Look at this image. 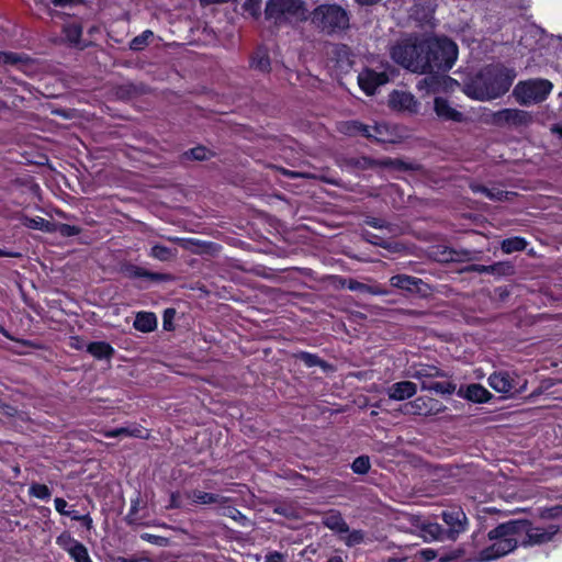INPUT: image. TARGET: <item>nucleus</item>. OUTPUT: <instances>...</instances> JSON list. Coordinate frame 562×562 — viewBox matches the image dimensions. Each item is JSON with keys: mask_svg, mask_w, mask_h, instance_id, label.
Instances as JSON below:
<instances>
[{"mask_svg": "<svg viewBox=\"0 0 562 562\" xmlns=\"http://www.w3.org/2000/svg\"><path fill=\"white\" fill-rule=\"evenodd\" d=\"M516 71L503 65L482 68L464 86V92L477 101H491L504 95L516 78Z\"/></svg>", "mask_w": 562, "mask_h": 562, "instance_id": "f257e3e1", "label": "nucleus"}, {"mask_svg": "<svg viewBox=\"0 0 562 562\" xmlns=\"http://www.w3.org/2000/svg\"><path fill=\"white\" fill-rule=\"evenodd\" d=\"M526 522L522 520H509L499 524L488 531L487 538L492 544L479 553V561L488 562L502 558L518 547L517 536L522 532Z\"/></svg>", "mask_w": 562, "mask_h": 562, "instance_id": "f03ea898", "label": "nucleus"}, {"mask_svg": "<svg viewBox=\"0 0 562 562\" xmlns=\"http://www.w3.org/2000/svg\"><path fill=\"white\" fill-rule=\"evenodd\" d=\"M392 59L404 68L418 74H428L429 60L426 40H405L391 48Z\"/></svg>", "mask_w": 562, "mask_h": 562, "instance_id": "7ed1b4c3", "label": "nucleus"}, {"mask_svg": "<svg viewBox=\"0 0 562 562\" xmlns=\"http://www.w3.org/2000/svg\"><path fill=\"white\" fill-rule=\"evenodd\" d=\"M265 18L276 26L305 21L307 10L303 0H268Z\"/></svg>", "mask_w": 562, "mask_h": 562, "instance_id": "20e7f679", "label": "nucleus"}, {"mask_svg": "<svg viewBox=\"0 0 562 562\" xmlns=\"http://www.w3.org/2000/svg\"><path fill=\"white\" fill-rule=\"evenodd\" d=\"M311 22L321 31L331 34L349 27L348 12L337 4H321L311 13Z\"/></svg>", "mask_w": 562, "mask_h": 562, "instance_id": "39448f33", "label": "nucleus"}, {"mask_svg": "<svg viewBox=\"0 0 562 562\" xmlns=\"http://www.w3.org/2000/svg\"><path fill=\"white\" fill-rule=\"evenodd\" d=\"M426 54L429 60V74L452 68L458 57L456 43L448 38L426 40Z\"/></svg>", "mask_w": 562, "mask_h": 562, "instance_id": "423d86ee", "label": "nucleus"}, {"mask_svg": "<svg viewBox=\"0 0 562 562\" xmlns=\"http://www.w3.org/2000/svg\"><path fill=\"white\" fill-rule=\"evenodd\" d=\"M553 89L548 79L535 78L519 81L513 89V97L524 106L543 102Z\"/></svg>", "mask_w": 562, "mask_h": 562, "instance_id": "0eeeda50", "label": "nucleus"}, {"mask_svg": "<svg viewBox=\"0 0 562 562\" xmlns=\"http://www.w3.org/2000/svg\"><path fill=\"white\" fill-rule=\"evenodd\" d=\"M532 122V113L520 109H502L493 112L490 117V123L501 128L519 130Z\"/></svg>", "mask_w": 562, "mask_h": 562, "instance_id": "6e6552de", "label": "nucleus"}, {"mask_svg": "<svg viewBox=\"0 0 562 562\" xmlns=\"http://www.w3.org/2000/svg\"><path fill=\"white\" fill-rule=\"evenodd\" d=\"M521 520L526 522V526H524L522 529V532L526 533V538L521 542L522 547L540 546L550 542L560 530L558 525H550L548 528H540L533 527L527 519Z\"/></svg>", "mask_w": 562, "mask_h": 562, "instance_id": "1a4fd4ad", "label": "nucleus"}, {"mask_svg": "<svg viewBox=\"0 0 562 562\" xmlns=\"http://www.w3.org/2000/svg\"><path fill=\"white\" fill-rule=\"evenodd\" d=\"M442 519L449 527L446 530L448 540L454 541L458 538V536L464 532L467 529L468 518L463 510L461 509L443 512Z\"/></svg>", "mask_w": 562, "mask_h": 562, "instance_id": "9d476101", "label": "nucleus"}, {"mask_svg": "<svg viewBox=\"0 0 562 562\" xmlns=\"http://www.w3.org/2000/svg\"><path fill=\"white\" fill-rule=\"evenodd\" d=\"M490 386L498 393L514 394L521 392L525 389L526 383L518 390L516 379L507 371L494 372L488 378Z\"/></svg>", "mask_w": 562, "mask_h": 562, "instance_id": "9b49d317", "label": "nucleus"}, {"mask_svg": "<svg viewBox=\"0 0 562 562\" xmlns=\"http://www.w3.org/2000/svg\"><path fill=\"white\" fill-rule=\"evenodd\" d=\"M389 105L393 110L417 113L419 102L411 92L394 90L389 97Z\"/></svg>", "mask_w": 562, "mask_h": 562, "instance_id": "f8f14e48", "label": "nucleus"}, {"mask_svg": "<svg viewBox=\"0 0 562 562\" xmlns=\"http://www.w3.org/2000/svg\"><path fill=\"white\" fill-rule=\"evenodd\" d=\"M389 81V76L385 72H376L370 69L361 71L358 76L360 88L367 94H373L378 87L385 85Z\"/></svg>", "mask_w": 562, "mask_h": 562, "instance_id": "ddd939ff", "label": "nucleus"}, {"mask_svg": "<svg viewBox=\"0 0 562 562\" xmlns=\"http://www.w3.org/2000/svg\"><path fill=\"white\" fill-rule=\"evenodd\" d=\"M417 392V386L411 381H401L387 387L386 393L391 400L404 401L413 397Z\"/></svg>", "mask_w": 562, "mask_h": 562, "instance_id": "4468645a", "label": "nucleus"}, {"mask_svg": "<svg viewBox=\"0 0 562 562\" xmlns=\"http://www.w3.org/2000/svg\"><path fill=\"white\" fill-rule=\"evenodd\" d=\"M390 283L392 286L407 292H422V286L426 285L422 279L407 274L393 276L390 279Z\"/></svg>", "mask_w": 562, "mask_h": 562, "instance_id": "2eb2a0df", "label": "nucleus"}, {"mask_svg": "<svg viewBox=\"0 0 562 562\" xmlns=\"http://www.w3.org/2000/svg\"><path fill=\"white\" fill-rule=\"evenodd\" d=\"M322 524L338 536L348 531L347 522L342 518L341 514L336 509H330L324 513L322 516Z\"/></svg>", "mask_w": 562, "mask_h": 562, "instance_id": "dca6fc26", "label": "nucleus"}, {"mask_svg": "<svg viewBox=\"0 0 562 562\" xmlns=\"http://www.w3.org/2000/svg\"><path fill=\"white\" fill-rule=\"evenodd\" d=\"M434 103L435 112L440 119L453 122H462L464 120V115L452 108L446 99L436 98Z\"/></svg>", "mask_w": 562, "mask_h": 562, "instance_id": "f3484780", "label": "nucleus"}, {"mask_svg": "<svg viewBox=\"0 0 562 562\" xmlns=\"http://www.w3.org/2000/svg\"><path fill=\"white\" fill-rule=\"evenodd\" d=\"M188 498L192 501V503L195 504H218V505H225L229 498L225 497L220 494L214 493H207L200 490H193L187 494Z\"/></svg>", "mask_w": 562, "mask_h": 562, "instance_id": "a211bd4d", "label": "nucleus"}, {"mask_svg": "<svg viewBox=\"0 0 562 562\" xmlns=\"http://www.w3.org/2000/svg\"><path fill=\"white\" fill-rule=\"evenodd\" d=\"M124 272L128 278H134V279L146 278V279H148L150 281H155V282L169 281L171 279L169 274L150 272V271H148L142 267L135 266V265L126 266Z\"/></svg>", "mask_w": 562, "mask_h": 562, "instance_id": "6ab92c4d", "label": "nucleus"}, {"mask_svg": "<svg viewBox=\"0 0 562 562\" xmlns=\"http://www.w3.org/2000/svg\"><path fill=\"white\" fill-rule=\"evenodd\" d=\"M513 270V267L508 262H496L491 266L484 265H471L465 271L469 272H477V273H488V274H497V276H506L509 274Z\"/></svg>", "mask_w": 562, "mask_h": 562, "instance_id": "aec40b11", "label": "nucleus"}, {"mask_svg": "<svg viewBox=\"0 0 562 562\" xmlns=\"http://www.w3.org/2000/svg\"><path fill=\"white\" fill-rule=\"evenodd\" d=\"M470 189L474 193H482L486 198H488L492 201H504L508 200L510 195H514L515 193L501 190L498 188H488L480 183H471Z\"/></svg>", "mask_w": 562, "mask_h": 562, "instance_id": "412c9836", "label": "nucleus"}, {"mask_svg": "<svg viewBox=\"0 0 562 562\" xmlns=\"http://www.w3.org/2000/svg\"><path fill=\"white\" fill-rule=\"evenodd\" d=\"M422 536L425 541H443L447 539L446 529L437 522H423L420 526Z\"/></svg>", "mask_w": 562, "mask_h": 562, "instance_id": "4be33fe9", "label": "nucleus"}, {"mask_svg": "<svg viewBox=\"0 0 562 562\" xmlns=\"http://www.w3.org/2000/svg\"><path fill=\"white\" fill-rule=\"evenodd\" d=\"M370 166H376L382 168H389L400 171H407V170H418L420 167L417 164L407 162L398 158H383L380 160H375L373 162H370Z\"/></svg>", "mask_w": 562, "mask_h": 562, "instance_id": "5701e85b", "label": "nucleus"}, {"mask_svg": "<svg viewBox=\"0 0 562 562\" xmlns=\"http://www.w3.org/2000/svg\"><path fill=\"white\" fill-rule=\"evenodd\" d=\"M250 67L262 74H268L271 70L268 52L263 48H258L250 58Z\"/></svg>", "mask_w": 562, "mask_h": 562, "instance_id": "b1692460", "label": "nucleus"}, {"mask_svg": "<svg viewBox=\"0 0 562 562\" xmlns=\"http://www.w3.org/2000/svg\"><path fill=\"white\" fill-rule=\"evenodd\" d=\"M180 246L183 249L198 255L211 252L215 248V245L212 243L194 238H186L184 240H180Z\"/></svg>", "mask_w": 562, "mask_h": 562, "instance_id": "393cba45", "label": "nucleus"}, {"mask_svg": "<svg viewBox=\"0 0 562 562\" xmlns=\"http://www.w3.org/2000/svg\"><path fill=\"white\" fill-rule=\"evenodd\" d=\"M442 375L441 371L434 366L420 364L411 372V376L417 379L424 384V381L434 380Z\"/></svg>", "mask_w": 562, "mask_h": 562, "instance_id": "a878e982", "label": "nucleus"}, {"mask_svg": "<svg viewBox=\"0 0 562 562\" xmlns=\"http://www.w3.org/2000/svg\"><path fill=\"white\" fill-rule=\"evenodd\" d=\"M157 318L154 313L140 312L136 315L134 327L143 333H149L156 328Z\"/></svg>", "mask_w": 562, "mask_h": 562, "instance_id": "bb28decb", "label": "nucleus"}, {"mask_svg": "<svg viewBox=\"0 0 562 562\" xmlns=\"http://www.w3.org/2000/svg\"><path fill=\"white\" fill-rule=\"evenodd\" d=\"M341 284L347 286L350 291H361L367 292L373 295H385L387 291L380 286H372L364 283H361L355 279L342 280Z\"/></svg>", "mask_w": 562, "mask_h": 562, "instance_id": "cd10ccee", "label": "nucleus"}, {"mask_svg": "<svg viewBox=\"0 0 562 562\" xmlns=\"http://www.w3.org/2000/svg\"><path fill=\"white\" fill-rule=\"evenodd\" d=\"M67 502L64 498H55V508L60 515L69 516L74 520L82 521L88 529L91 528L92 519L89 515H78L75 510H65Z\"/></svg>", "mask_w": 562, "mask_h": 562, "instance_id": "c85d7f7f", "label": "nucleus"}, {"mask_svg": "<svg viewBox=\"0 0 562 562\" xmlns=\"http://www.w3.org/2000/svg\"><path fill=\"white\" fill-rule=\"evenodd\" d=\"M491 396V393L481 384H470L464 392V397L474 403L487 402Z\"/></svg>", "mask_w": 562, "mask_h": 562, "instance_id": "c756f323", "label": "nucleus"}, {"mask_svg": "<svg viewBox=\"0 0 562 562\" xmlns=\"http://www.w3.org/2000/svg\"><path fill=\"white\" fill-rule=\"evenodd\" d=\"M333 55L340 68H348L352 65V54L347 45H336L333 49Z\"/></svg>", "mask_w": 562, "mask_h": 562, "instance_id": "7c9ffc66", "label": "nucleus"}, {"mask_svg": "<svg viewBox=\"0 0 562 562\" xmlns=\"http://www.w3.org/2000/svg\"><path fill=\"white\" fill-rule=\"evenodd\" d=\"M87 351L97 359L110 358L114 352L113 348L104 341L89 344Z\"/></svg>", "mask_w": 562, "mask_h": 562, "instance_id": "2f4dec72", "label": "nucleus"}, {"mask_svg": "<svg viewBox=\"0 0 562 562\" xmlns=\"http://www.w3.org/2000/svg\"><path fill=\"white\" fill-rule=\"evenodd\" d=\"M103 436L106 438H116V437H137L143 438V429L134 427H120L111 430H103Z\"/></svg>", "mask_w": 562, "mask_h": 562, "instance_id": "473e14b6", "label": "nucleus"}, {"mask_svg": "<svg viewBox=\"0 0 562 562\" xmlns=\"http://www.w3.org/2000/svg\"><path fill=\"white\" fill-rule=\"evenodd\" d=\"M70 543L68 552L76 562H91L87 548L83 544L76 540H71Z\"/></svg>", "mask_w": 562, "mask_h": 562, "instance_id": "72a5a7b5", "label": "nucleus"}, {"mask_svg": "<svg viewBox=\"0 0 562 562\" xmlns=\"http://www.w3.org/2000/svg\"><path fill=\"white\" fill-rule=\"evenodd\" d=\"M339 538L345 542L347 547H355L363 543L366 540V532L362 530H350L342 532Z\"/></svg>", "mask_w": 562, "mask_h": 562, "instance_id": "f704fd0d", "label": "nucleus"}, {"mask_svg": "<svg viewBox=\"0 0 562 562\" xmlns=\"http://www.w3.org/2000/svg\"><path fill=\"white\" fill-rule=\"evenodd\" d=\"M527 241L521 237H512L502 241V250L505 254L521 251L526 248Z\"/></svg>", "mask_w": 562, "mask_h": 562, "instance_id": "c9c22d12", "label": "nucleus"}, {"mask_svg": "<svg viewBox=\"0 0 562 562\" xmlns=\"http://www.w3.org/2000/svg\"><path fill=\"white\" fill-rule=\"evenodd\" d=\"M150 256L160 261H168L177 256V250L162 245H154L150 249Z\"/></svg>", "mask_w": 562, "mask_h": 562, "instance_id": "e433bc0d", "label": "nucleus"}, {"mask_svg": "<svg viewBox=\"0 0 562 562\" xmlns=\"http://www.w3.org/2000/svg\"><path fill=\"white\" fill-rule=\"evenodd\" d=\"M364 223L371 227L378 228V229H385L390 235H397L398 234V227L392 223H389L382 218L376 217H367Z\"/></svg>", "mask_w": 562, "mask_h": 562, "instance_id": "4c0bfd02", "label": "nucleus"}, {"mask_svg": "<svg viewBox=\"0 0 562 562\" xmlns=\"http://www.w3.org/2000/svg\"><path fill=\"white\" fill-rule=\"evenodd\" d=\"M423 390L434 391L438 394H452L456 390V385L450 382L428 383V381H424Z\"/></svg>", "mask_w": 562, "mask_h": 562, "instance_id": "58836bf2", "label": "nucleus"}, {"mask_svg": "<svg viewBox=\"0 0 562 562\" xmlns=\"http://www.w3.org/2000/svg\"><path fill=\"white\" fill-rule=\"evenodd\" d=\"M24 225L32 229H40L43 232H54L55 225L50 222L44 220L43 217H35V218H25Z\"/></svg>", "mask_w": 562, "mask_h": 562, "instance_id": "ea45409f", "label": "nucleus"}, {"mask_svg": "<svg viewBox=\"0 0 562 562\" xmlns=\"http://www.w3.org/2000/svg\"><path fill=\"white\" fill-rule=\"evenodd\" d=\"M223 515L238 521L241 526H250V520L233 506H225Z\"/></svg>", "mask_w": 562, "mask_h": 562, "instance_id": "a19ab883", "label": "nucleus"}, {"mask_svg": "<svg viewBox=\"0 0 562 562\" xmlns=\"http://www.w3.org/2000/svg\"><path fill=\"white\" fill-rule=\"evenodd\" d=\"M371 131H372L371 125H366V124H362V123L356 122V121L349 123L347 126V133L349 135L360 134L367 138H369V134H371Z\"/></svg>", "mask_w": 562, "mask_h": 562, "instance_id": "79ce46f5", "label": "nucleus"}, {"mask_svg": "<svg viewBox=\"0 0 562 562\" xmlns=\"http://www.w3.org/2000/svg\"><path fill=\"white\" fill-rule=\"evenodd\" d=\"M211 156H213V154L207 148H205L203 146L194 147L184 153V157L192 158V159L199 160V161L206 160Z\"/></svg>", "mask_w": 562, "mask_h": 562, "instance_id": "37998d69", "label": "nucleus"}, {"mask_svg": "<svg viewBox=\"0 0 562 562\" xmlns=\"http://www.w3.org/2000/svg\"><path fill=\"white\" fill-rule=\"evenodd\" d=\"M27 58L23 55L15 53H1L0 54V64L3 65H21L25 64Z\"/></svg>", "mask_w": 562, "mask_h": 562, "instance_id": "c03bdc74", "label": "nucleus"}, {"mask_svg": "<svg viewBox=\"0 0 562 562\" xmlns=\"http://www.w3.org/2000/svg\"><path fill=\"white\" fill-rule=\"evenodd\" d=\"M351 469L357 474H366L370 470V459L367 456L356 458L351 464Z\"/></svg>", "mask_w": 562, "mask_h": 562, "instance_id": "a18cd8bd", "label": "nucleus"}, {"mask_svg": "<svg viewBox=\"0 0 562 562\" xmlns=\"http://www.w3.org/2000/svg\"><path fill=\"white\" fill-rule=\"evenodd\" d=\"M386 134H387L386 126H384L382 124H375V125H372V131H371V134H369V138L375 140L378 143H384V142H386Z\"/></svg>", "mask_w": 562, "mask_h": 562, "instance_id": "49530a36", "label": "nucleus"}, {"mask_svg": "<svg viewBox=\"0 0 562 562\" xmlns=\"http://www.w3.org/2000/svg\"><path fill=\"white\" fill-rule=\"evenodd\" d=\"M30 494L40 499H48L50 497V491L45 484H32Z\"/></svg>", "mask_w": 562, "mask_h": 562, "instance_id": "de8ad7c7", "label": "nucleus"}, {"mask_svg": "<svg viewBox=\"0 0 562 562\" xmlns=\"http://www.w3.org/2000/svg\"><path fill=\"white\" fill-rule=\"evenodd\" d=\"M66 36L70 43L78 44L81 37V26L78 24H70L65 29Z\"/></svg>", "mask_w": 562, "mask_h": 562, "instance_id": "09e8293b", "label": "nucleus"}, {"mask_svg": "<svg viewBox=\"0 0 562 562\" xmlns=\"http://www.w3.org/2000/svg\"><path fill=\"white\" fill-rule=\"evenodd\" d=\"M153 33L150 31H145L142 35L134 37L131 41L130 47L133 50H140L147 44V40L151 36Z\"/></svg>", "mask_w": 562, "mask_h": 562, "instance_id": "8fccbe9b", "label": "nucleus"}, {"mask_svg": "<svg viewBox=\"0 0 562 562\" xmlns=\"http://www.w3.org/2000/svg\"><path fill=\"white\" fill-rule=\"evenodd\" d=\"M299 359L308 368L324 364V362L317 356L308 352L300 353Z\"/></svg>", "mask_w": 562, "mask_h": 562, "instance_id": "3c124183", "label": "nucleus"}, {"mask_svg": "<svg viewBox=\"0 0 562 562\" xmlns=\"http://www.w3.org/2000/svg\"><path fill=\"white\" fill-rule=\"evenodd\" d=\"M55 231L66 237L76 236L80 233L79 227L69 224H58L55 226Z\"/></svg>", "mask_w": 562, "mask_h": 562, "instance_id": "603ef678", "label": "nucleus"}, {"mask_svg": "<svg viewBox=\"0 0 562 562\" xmlns=\"http://www.w3.org/2000/svg\"><path fill=\"white\" fill-rule=\"evenodd\" d=\"M277 170L289 177V178H303V179H315L316 176L313 175V173H310V172H303V171H292V170H288L285 168H282V167H279L277 168Z\"/></svg>", "mask_w": 562, "mask_h": 562, "instance_id": "864d4df0", "label": "nucleus"}, {"mask_svg": "<svg viewBox=\"0 0 562 562\" xmlns=\"http://www.w3.org/2000/svg\"><path fill=\"white\" fill-rule=\"evenodd\" d=\"M424 406H425V401L422 397L416 398L415 401L405 404V408L407 409V412L414 413V414H423Z\"/></svg>", "mask_w": 562, "mask_h": 562, "instance_id": "5fc2aeb1", "label": "nucleus"}, {"mask_svg": "<svg viewBox=\"0 0 562 562\" xmlns=\"http://www.w3.org/2000/svg\"><path fill=\"white\" fill-rule=\"evenodd\" d=\"M562 515V506H553L550 508H544L540 512V517L543 519H552Z\"/></svg>", "mask_w": 562, "mask_h": 562, "instance_id": "6e6d98bb", "label": "nucleus"}, {"mask_svg": "<svg viewBox=\"0 0 562 562\" xmlns=\"http://www.w3.org/2000/svg\"><path fill=\"white\" fill-rule=\"evenodd\" d=\"M260 2L261 0H246L244 9L252 16H257L260 13Z\"/></svg>", "mask_w": 562, "mask_h": 562, "instance_id": "4d7b16f0", "label": "nucleus"}, {"mask_svg": "<svg viewBox=\"0 0 562 562\" xmlns=\"http://www.w3.org/2000/svg\"><path fill=\"white\" fill-rule=\"evenodd\" d=\"M140 538L145 541H148L150 543L158 544V546H165L168 542L167 538H164L160 536H155L151 533H142Z\"/></svg>", "mask_w": 562, "mask_h": 562, "instance_id": "13d9d810", "label": "nucleus"}, {"mask_svg": "<svg viewBox=\"0 0 562 562\" xmlns=\"http://www.w3.org/2000/svg\"><path fill=\"white\" fill-rule=\"evenodd\" d=\"M367 239H368V241H370L371 244L376 245V246H380V247H382V248H385V249H386V248H389V247H390V245H389V243H387V241L383 240V238H382V237H379V236H376V235L369 234Z\"/></svg>", "mask_w": 562, "mask_h": 562, "instance_id": "bf43d9fd", "label": "nucleus"}, {"mask_svg": "<svg viewBox=\"0 0 562 562\" xmlns=\"http://www.w3.org/2000/svg\"><path fill=\"white\" fill-rule=\"evenodd\" d=\"M265 562H285V555L278 551H273L266 555Z\"/></svg>", "mask_w": 562, "mask_h": 562, "instance_id": "052dcab7", "label": "nucleus"}, {"mask_svg": "<svg viewBox=\"0 0 562 562\" xmlns=\"http://www.w3.org/2000/svg\"><path fill=\"white\" fill-rule=\"evenodd\" d=\"M176 312L175 310H166L164 314V328L167 330L171 329V319L175 316Z\"/></svg>", "mask_w": 562, "mask_h": 562, "instance_id": "680f3d73", "label": "nucleus"}, {"mask_svg": "<svg viewBox=\"0 0 562 562\" xmlns=\"http://www.w3.org/2000/svg\"><path fill=\"white\" fill-rule=\"evenodd\" d=\"M419 555L425 561H431L437 557V552L432 549H424V550L419 551Z\"/></svg>", "mask_w": 562, "mask_h": 562, "instance_id": "e2e57ef3", "label": "nucleus"}, {"mask_svg": "<svg viewBox=\"0 0 562 562\" xmlns=\"http://www.w3.org/2000/svg\"><path fill=\"white\" fill-rule=\"evenodd\" d=\"M138 503H139V502H138V499H136L135 502H133V505H132V507H131V510H130L128 515L126 516V519H127L128 524H133V522L135 521L134 516H135V514H136V513H137V510H138Z\"/></svg>", "mask_w": 562, "mask_h": 562, "instance_id": "0e129e2a", "label": "nucleus"}, {"mask_svg": "<svg viewBox=\"0 0 562 562\" xmlns=\"http://www.w3.org/2000/svg\"><path fill=\"white\" fill-rule=\"evenodd\" d=\"M181 506L179 501V494L172 493L170 496V503L167 508H179Z\"/></svg>", "mask_w": 562, "mask_h": 562, "instance_id": "69168bd1", "label": "nucleus"}, {"mask_svg": "<svg viewBox=\"0 0 562 562\" xmlns=\"http://www.w3.org/2000/svg\"><path fill=\"white\" fill-rule=\"evenodd\" d=\"M434 83H435L434 77H426L418 82L417 87L419 89H423L424 87H431Z\"/></svg>", "mask_w": 562, "mask_h": 562, "instance_id": "338daca9", "label": "nucleus"}, {"mask_svg": "<svg viewBox=\"0 0 562 562\" xmlns=\"http://www.w3.org/2000/svg\"><path fill=\"white\" fill-rule=\"evenodd\" d=\"M551 132L553 134H558L560 137H562V126L561 125H553L551 127Z\"/></svg>", "mask_w": 562, "mask_h": 562, "instance_id": "774afa93", "label": "nucleus"}]
</instances>
